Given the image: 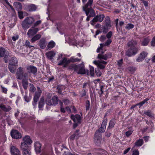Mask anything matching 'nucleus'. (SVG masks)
Returning a JSON list of instances; mask_svg holds the SVG:
<instances>
[{"mask_svg": "<svg viewBox=\"0 0 155 155\" xmlns=\"http://www.w3.org/2000/svg\"><path fill=\"white\" fill-rule=\"evenodd\" d=\"M90 103L89 101L87 100L86 101L85 107L86 110H89L90 108Z\"/></svg>", "mask_w": 155, "mask_h": 155, "instance_id": "48", "label": "nucleus"}, {"mask_svg": "<svg viewBox=\"0 0 155 155\" xmlns=\"http://www.w3.org/2000/svg\"><path fill=\"white\" fill-rule=\"evenodd\" d=\"M39 46L42 49H44L46 47L47 44L46 40L44 38H41L39 41Z\"/></svg>", "mask_w": 155, "mask_h": 155, "instance_id": "19", "label": "nucleus"}, {"mask_svg": "<svg viewBox=\"0 0 155 155\" xmlns=\"http://www.w3.org/2000/svg\"><path fill=\"white\" fill-rule=\"evenodd\" d=\"M104 52L102 51L101 53L99 54L98 55L97 58L100 59L107 60L112 56V54L111 52L107 53L105 54H104Z\"/></svg>", "mask_w": 155, "mask_h": 155, "instance_id": "9", "label": "nucleus"}, {"mask_svg": "<svg viewBox=\"0 0 155 155\" xmlns=\"http://www.w3.org/2000/svg\"><path fill=\"white\" fill-rule=\"evenodd\" d=\"M144 114L150 117H153L154 116V114L152 111L150 110L145 111Z\"/></svg>", "mask_w": 155, "mask_h": 155, "instance_id": "32", "label": "nucleus"}, {"mask_svg": "<svg viewBox=\"0 0 155 155\" xmlns=\"http://www.w3.org/2000/svg\"><path fill=\"white\" fill-rule=\"evenodd\" d=\"M111 42L112 41L110 39H108L104 43V45L105 46H108L111 43Z\"/></svg>", "mask_w": 155, "mask_h": 155, "instance_id": "57", "label": "nucleus"}, {"mask_svg": "<svg viewBox=\"0 0 155 155\" xmlns=\"http://www.w3.org/2000/svg\"><path fill=\"white\" fill-rule=\"evenodd\" d=\"M32 26L28 31L27 35L29 37H31L35 35L39 30L38 28H35Z\"/></svg>", "mask_w": 155, "mask_h": 155, "instance_id": "12", "label": "nucleus"}, {"mask_svg": "<svg viewBox=\"0 0 155 155\" xmlns=\"http://www.w3.org/2000/svg\"><path fill=\"white\" fill-rule=\"evenodd\" d=\"M26 69L28 70V76H29V74L32 73L33 74H35L37 72V68L32 65H29L26 67Z\"/></svg>", "mask_w": 155, "mask_h": 155, "instance_id": "14", "label": "nucleus"}, {"mask_svg": "<svg viewBox=\"0 0 155 155\" xmlns=\"http://www.w3.org/2000/svg\"><path fill=\"white\" fill-rule=\"evenodd\" d=\"M10 150L12 155H21L19 150L15 146H12Z\"/></svg>", "mask_w": 155, "mask_h": 155, "instance_id": "18", "label": "nucleus"}, {"mask_svg": "<svg viewBox=\"0 0 155 155\" xmlns=\"http://www.w3.org/2000/svg\"><path fill=\"white\" fill-rule=\"evenodd\" d=\"M115 124V120L114 119H112L111 120H110V121L109 123V125L108 126L107 130H108L109 129H111L112 128H113L114 125Z\"/></svg>", "mask_w": 155, "mask_h": 155, "instance_id": "36", "label": "nucleus"}, {"mask_svg": "<svg viewBox=\"0 0 155 155\" xmlns=\"http://www.w3.org/2000/svg\"><path fill=\"white\" fill-rule=\"evenodd\" d=\"M46 103L47 105L49 106L53 105L52 99L47 100Z\"/></svg>", "mask_w": 155, "mask_h": 155, "instance_id": "54", "label": "nucleus"}, {"mask_svg": "<svg viewBox=\"0 0 155 155\" xmlns=\"http://www.w3.org/2000/svg\"><path fill=\"white\" fill-rule=\"evenodd\" d=\"M151 45L153 47L155 46V36L153 38L150 42Z\"/></svg>", "mask_w": 155, "mask_h": 155, "instance_id": "53", "label": "nucleus"}, {"mask_svg": "<svg viewBox=\"0 0 155 155\" xmlns=\"http://www.w3.org/2000/svg\"><path fill=\"white\" fill-rule=\"evenodd\" d=\"M101 134L95 132L94 136V141L96 144L99 145L101 144Z\"/></svg>", "mask_w": 155, "mask_h": 155, "instance_id": "10", "label": "nucleus"}, {"mask_svg": "<svg viewBox=\"0 0 155 155\" xmlns=\"http://www.w3.org/2000/svg\"><path fill=\"white\" fill-rule=\"evenodd\" d=\"M137 44L138 41L137 40L134 39H132L128 42L127 45L128 47L133 49L134 48L137 49V51H139L140 50V47L137 46Z\"/></svg>", "mask_w": 155, "mask_h": 155, "instance_id": "8", "label": "nucleus"}, {"mask_svg": "<svg viewBox=\"0 0 155 155\" xmlns=\"http://www.w3.org/2000/svg\"><path fill=\"white\" fill-rule=\"evenodd\" d=\"M71 118L74 123H80L81 122V116L79 114H76L75 115L72 114L71 116Z\"/></svg>", "mask_w": 155, "mask_h": 155, "instance_id": "17", "label": "nucleus"}, {"mask_svg": "<svg viewBox=\"0 0 155 155\" xmlns=\"http://www.w3.org/2000/svg\"><path fill=\"white\" fill-rule=\"evenodd\" d=\"M148 53L147 52L143 51L141 52L139 57L136 59V61L138 62H140L143 60L147 56Z\"/></svg>", "mask_w": 155, "mask_h": 155, "instance_id": "15", "label": "nucleus"}, {"mask_svg": "<svg viewBox=\"0 0 155 155\" xmlns=\"http://www.w3.org/2000/svg\"><path fill=\"white\" fill-rule=\"evenodd\" d=\"M149 100V99L148 98H146L145 99H144L143 101L140 102L139 103H138L136 104V105L137 106H139V108H140L141 106H142L143 104H144L145 103H147V101Z\"/></svg>", "mask_w": 155, "mask_h": 155, "instance_id": "40", "label": "nucleus"}, {"mask_svg": "<svg viewBox=\"0 0 155 155\" xmlns=\"http://www.w3.org/2000/svg\"><path fill=\"white\" fill-rule=\"evenodd\" d=\"M63 55L62 54H60L58 56L57 60L59 61L58 65L59 66L64 64L63 67H67L68 64H69V59L68 60L67 58L65 57L62 58Z\"/></svg>", "mask_w": 155, "mask_h": 155, "instance_id": "4", "label": "nucleus"}, {"mask_svg": "<svg viewBox=\"0 0 155 155\" xmlns=\"http://www.w3.org/2000/svg\"><path fill=\"white\" fill-rule=\"evenodd\" d=\"M63 101L66 105L70 103V101L68 99H64L63 100Z\"/></svg>", "mask_w": 155, "mask_h": 155, "instance_id": "63", "label": "nucleus"}, {"mask_svg": "<svg viewBox=\"0 0 155 155\" xmlns=\"http://www.w3.org/2000/svg\"><path fill=\"white\" fill-rule=\"evenodd\" d=\"M55 45V43L53 41L49 42L46 48L47 50H49L54 47Z\"/></svg>", "mask_w": 155, "mask_h": 155, "instance_id": "26", "label": "nucleus"}, {"mask_svg": "<svg viewBox=\"0 0 155 155\" xmlns=\"http://www.w3.org/2000/svg\"><path fill=\"white\" fill-rule=\"evenodd\" d=\"M138 51L136 48L133 49L130 48L126 51L125 54L128 57H131L132 55H134L137 54Z\"/></svg>", "mask_w": 155, "mask_h": 155, "instance_id": "11", "label": "nucleus"}, {"mask_svg": "<svg viewBox=\"0 0 155 155\" xmlns=\"http://www.w3.org/2000/svg\"><path fill=\"white\" fill-rule=\"evenodd\" d=\"M13 5L18 11L21 10L22 7L21 3L18 2H16L14 3Z\"/></svg>", "mask_w": 155, "mask_h": 155, "instance_id": "28", "label": "nucleus"}, {"mask_svg": "<svg viewBox=\"0 0 155 155\" xmlns=\"http://www.w3.org/2000/svg\"><path fill=\"white\" fill-rule=\"evenodd\" d=\"M9 54L8 51L3 47H0V58H3L5 63L8 61Z\"/></svg>", "mask_w": 155, "mask_h": 155, "instance_id": "5", "label": "nucleus"}, {"mask_svg": "<svg viewBox=\"0 0 155 155\" xmlns=\"http://www.w3.org/2000/svg\"><path fill=\"white\" fill-rule=\"evenodd\" d=\"M13 66L9 64L8 66V68L10 71L11 73H14L15 72V68L13 67Z\"/></svg>", "mask_w": 155, "mask_h": 155, "instance_id": "47", "label": "nucleus"}, {"mask_svg": "<svg viewBox=\"0 0 155 155\" xmlns=\"http://www.w3.org/2000/svg\"><path fill=\"white\" fill-rule=\"evenodd\" d=\"M29 90L30 92L33 93L35 90L36 88L32 84L30 83Z\"/></svg>", "mask_w": 155, "mask_h": 155, "instance_id": "45", "label": "nucleus"}, {"mask_svg": "<svg viewBox=\"0 0 155 155\" xmlns=\"http://www.w3.org/2000/svg\"><path fill=\"white\" fill-rule=\"evenodd\" d=\"M23 155H31V152L28 149L22 150Z\"/></svg>", "mask_w": 155, "mask_h": 155, "instance_id": "43", "label": "nucleus"}, {"mask_svg": "<svg viewBox=\"0 0 155 155\" xmlns=\"http://www.w3.org/2000/svg\"><path fill=\"white\" fill-rule=\"evenodd\" d=\"M79 69L78 72H77L78 74H86L87 75H89V71L88 70H85L84 67V66H81V65H79Z\"/></svg>", "mask_w": 155, "mask_h": 155, "instance_id": "16", "label": "nucleus"}, {"mask_svg": "<svg viewBox=\"0 0 155 155\" xmlns=\"http://www.w3.org/2000/svg\"><path fill=\"white\" fill-rule=\"evenodd\" d=\"M38 91L36 92L35 93L33 98V101L32 102V104L34 108L36 107L37 102L41 93V91L39 87H38Z\"/></svg>", "mask_w": 155, "mask_h": 155, "instance_id": "6", "label": "nucleus"}, {"mask_svg": "<svg viewBox=\"0 0 155 155\" xmlns=\"http://www.w3.org/2000/svg\"><path fill=\"white\" fill-rule=\"evenodd\" d=\"M12 137L15 139H19L21 137V135L17 130H12L11 132Z\"/></svg>", "mask_w": 155, "mask_h": 155, "instance_id": "13", "label": "nucleus"}, {"mask_svg": "<svg viewBox=\"0 0 155 155\" xmlns=\"http://www.w3.org/2000/svg\"><path fill=\"white\" fill-rule=\"evenodd\" d=\"M24 142H25L28 144H31L32 143V141L28 136H25L23 139Z\"/></svg>", "mask_w": 155, "mask_h": 155, "instance_id": "31", "label": "nucleus"}, {"mask_svg": "<svg viewBox=\"0 0 155 155\" xmlns=\"http://www.w3.org/2000/svg\"><path fill=\"white\" fill-rule=\"evenodd\" d=\"M139 152L137 150H134L133 152L132 155H139Z\"/></svg>", "mask_w": 155, "mask_h": 155, "instance_id": "64", "label": "nucleus"}, {"mask_svg": "<svg viewBox=\"0 0 155 155\" xmlns=\"http://www.w3.org/2000/svg\"><path fill=\"white\" fill-rule=\"evenodd\" d=\"M81 60V58H75L74 57H71L69 59V63L71 62L74 63L75 62H79Z\"/></svg>", "mask_w": 155, "mask_h": 155, "instance_id": "34", "label": "nucleus"}, {"mask_svg": "<svg viewBox=\"0 0 155 155\" xmlns=\"http://www.w3.org/2000/svg\"><path fill=\"white\" fill-rule=\"evenodd\" d=\"M0 108L3 111L5 112H8L11 110V108L8 106L7 107L2 104L0 105Z\"/></svg>", "mask_w": 155, "mask_h": 155, "instance_id": "30", "label": "nucleus"}, {"mask_svg": "<svg viewBox=\"0 0 155 155\" xmlns=\"http://www.w3.org/2000/svg\"><path fill=\"white\" fill-rule=\"evenodd\" d=\"M104 18V15L103 14L96 15L93 20L91 21L90 23L91 25H94L95 23L96 22H101L103 20Z\"/></svg>", "mask_w": 155, "mask_h": 155, "instance_id": "7", "label": "nucleus"}, {"mask_svg": "<svg viewBox=\"0 0 155 155\" xmlns=\"http://www.w3.org/2000/svg\"><path fill=\"white\" fill-rule=\"evenodd\" d=\"M52 100L53 105L55 106L58 104L59 100L58 99V98L57 96H54L52 98Z\"/></svg>", "mask_w": 155, "mask_h": 155, "instance_id": "33", "label": "nucleus"}, {"mask_svg": "<svg viewBox=\"0 0 155 155\" xmlns=\"http://www.w3.org/2000/svg\"><path fill=\"white\" fill-rule=\"evenodd\" d=\"M134 25L131 23H128L125 27V28L129 30L133 28L134 27Z\"/></svg>", "mask_w": 155, "mask_h": 155, "instance_id": "44", "label": "nucleus"}, {"mask_svg": "<svg viewBox=\"0 0 155 155\" xmlns=\"http://www.w3.org/2000/svg\"><path fill=\"white\" fill-rule=\"evenodd\" d=\"M41 35L40 34H38L33 37L31 40V42L32 43H34L36 41L39 40L41 37Z\"/></svg>", "mask_w": 155, "mask_h": 155, "instance_id": "29", "label": "nucleus"}, {"mask_svg": "<svg viewBox=\"0 0 155 155\" xmlns=\"http://www.w3.org/2000/svg\"><path fill=\"white\" fill-rule=\"evenodd\" d=\"M27 6L28 10L29 12L35 11L37 9V7L36 5L33 4L28 5Z\"/></svg>", "mask_w": 155, "mask_h": 155, "instance_id": "24", "label": "nucleus"}, {"mask_svg": "<svg viewBox=\"0 0 155 155\" xmlns=\"http://www.w3.org/2000/svg\"><path fill=\"white\" fill-rule=\"evenodd\" d=\"M47 57L50 59H52L55 56V53L53 51H51L47 52L46 53Z\"/></svg>", "mask_w": 155, "mask_h": 155, "instance_id": "23", "label": "nucleus"}, {"mask_svg": "<svg viewBox=\"0 0 155 155\" xmlns=\"http://www.w3.org/2000/svg\"><path fill=\"white\" fill-rule=\"evenodd\" d=\"M79 67V65L72 64L68 66V69L70 70H74V71L77 72L78 71Z\"/></svg>", "mask_w": 155, "mask_h": 155, "instance_id": "20", "label": "nucleus"}, {"mask_svg": "<svg viewBox=\"0 0 155 155\" xmlns=\"http://www.w3.org/2000/svg\"><path fill=\"white\" fill-rule=\"evenodd\" d=\"M28 143L23 142L21 143V148L22 150H27L28 149Z\"/></svg>", "mask_w": 155, "mask_h": 155, "instance_id": "38", "label": "nucleus"}, {"mask_svg": "<svg viewBox=\"0 0 155 155\" xmlns=\"http://www.w3.org/2000/svg\"><path fill=\"white\" fill-rule=\"evenodd\" d=\"M143 143V140L142 139H140L135 143V145L137 147L141 146Z\"/></svg>", "mask_w": 155, "mask_h": 155, "instance_id": "37", "label": "nucleus"}, {"mask_svg": "<svg viewBox=\"0 0 155 155\" xmlns=\"http://www.w3.org/2000/svg\"><path fill=\"white\" fill-rule=\"evenodd\" d=\"M104 21L105 22L106 25L109 26L110 27H111V25L110 24V18L109 16H107L106 17Z\"/></svg>", "mask_w": 155, "mask_h": 155, "instance_id": "35", "label": "nucleus"}, {"mask_svg": "<svg viewBox=\"0 0 155 155\" xmlns=\"http://www.w3.org/2000/svg\"><path fill=\"white\" fill-rule=\"evenodd\" d=\"M101 69H102L105 68V66L101 64V63H99L98 66Z\"/></svg>", "mask_w": 155, "mask_h": 155, "instance_id": "62", "label": "nucleus"}, {"mask_svg": "<svg viewBox=\"0 0 155 155\" xmlns=\"http://www.w3.org/2000/svg\"><path fill=\"white\" fill-rule=\"evenodd\" d=\"M35 21L34 19L32 17H27L22 22L21 25L24 29L29 28Z\"/></svg>", "mask_w": 155, "mask_h": 155, "instance_id": "3", "label": "nucleus"}, {"mask_svg": "<svg viewBox=\"0 0 155 155\" xmlns=\"http://www.w3.org/2000/svg\"><path fill=\"white\" fill-rule=\"evenodd\" d=\"M18 17L20 19H22L23 18V13L22 12L18 11Z\"/></svg>", "mask_w": 155, "mask_h": 155, "instance_id": "52", "label": "nucleus"}, {"mask_svg": "<svg viewBox=\"0 0 155 155\" xmlns=\"http://www.w3.org/2000/svg\"><path fill=\"white\" fill-rule=\"evenodd\" d=\"M105 128L101 126V127L95 132H97L98 134H101V133H104L105 131Z\"/></svg>", "mask_w": 155, "mask_h": 155, "instance_id": "41", "label": "nucleus"}, {"mask_svg": "<svg viewBox=\"0 0 155 155\" xmlns=\"http://www.w3.org/2000/svg\"><path fill=\"white\" fill-rule=\"evenodd\" d=\"M128 70L131 72H134L135 70V68L134 67H129L128 68Z\"/></svg>", "mask_w": 155, "mask_h": 155, "instance_id": "55", "label": "nucleus"}, {"mask_svg": "<svg viewBox=\"0 0 155 155\" xmlns=\"http://www.w3.org/2000/svg\"><path fill=\"white\" fill-rule=\"evenodd\" d=\"M117 65L119 67L121 66L123 63V59L122 58L117 61Z\"/></svg>", "mask_w": 155, "mask_h": 155, "instance_id": "51", "label": "nucleus"}, {"mask_svg": "<svg viewBox=\"0 0 155 155\" xmlns=\"http://www.w3.org/2000/svg\"><path fill=\"white\" fill-rule=\"evenodd\" d=\"M150 42V40L148 38H143L141 42V45L143 46H146L148 45Z\"/></svg>", "mask_w": 155, "mask_h": 155, "instance_id": "27", "label": "nucleus"}, {"mask_svg": "<svg viewBox=\"0 0 155 155\" xmlns=\"http://www.w3.org/2000/svg\"><path fill=\"white\" fill-rule=\"evenodd\" d=\"M35 150L37 153H39L41 151V145L38 142H36L35 143Z\"/></svg>", "mask_w": 155, "mask_h": 155, "instance_id": "22", "label": "nucleus"}, {"mask_svg": "<svg viewBox=\"0 0 155 155\" xmlns=\"http://www.w3.org/2000/svg\"><path fill=\"white\" fill-rule=\"evenodd\" d=\"M107 116V114H106L104 116L103 121L101 124V126L104 127L106 128V126L107 122V118H105Z\"/></svg>", "mask_w": 155, "mask_h": 155, "instance_id": "39", "label": "nucleus"}, {"mask_svg": "<svg viewBox=\"0 0 155 155\" xmlns=\"http://www.w3.org/2000/svg\"><path fill=\"white\" fill-rule=\"evenodd\" d=\"M63 155H75L74 153H72L69 151H64Z\"/></svg>", "mask_w": 155, "mask_h": 155, "instance_id": "50", "label": "nucleus"}, {"mask_svg": "<svg viewBox=\"0 0 155 155\" xmlns=\"http://www.w3.org/2000/svg\"><path fill=\"white\" fill-rule=\"evenodd\" d=\"M25 94L24 95V98L25 100L27 102H29L30 101V99L28 97V92L27 91H25Z\"/></svg>", "mask_w": 155, "mask_h": 155, "instance_id": "46", "label": "nucleus"}, {"mask_svg": "<svg viewBox=\"0 0 155 155\" xmlns=\"http://www.w3.org/2000/svg\"><path fill=\"white\" fill-rule=\"evenodd\" d=\"M112 35V32L111 31H109L106 35V37L108 39H110Z\"/></svg>", "mask_w": 155, "mask_h": 155, "instance_id": "58", "label": "nucleus"}, {"mask_svg": "<svg viewBox=\"0 0 155 155\" xmlns=\"http://www.w3.org/2000/svg\"><path fill=\"white\" fill-rule=\"evenodd\" d=\"M28 78L22 79V84L25 89L26 90L28 87Z\"/></svg>", "mask_w": 155, "mask_h": 155, "instance_id": "25", "label": "nucleus"}, {"mask_svg": "<svg viewBox=\"0 0 155 155\" xmlns=\"http://www.w3.org/2000/svg\"><path fill=\"white\" fill-rule=\"evenodd\" d=\"M89 74H90L92 76H94V69L93 67H90V73L89 72Z\"/></svg>", "mask_w": 155, "mask_h": 155, "instance_id": "42", "label": "nucleus"}, {"mask_svg": "<svg viewBox=\"0 0 155 155\" xmlns=\"http://www.w3.org/2000/svg\"><path fill=\"white\" fill-rule=\"evenodd\" d=\"M132 130H130L127 131L125 133V134L127 137H128L132 134Z\"/></svg>", "mask_w": 155, "mask_h": 155, "instance_id": "59", "label": "nucleus"}, {"mask_svg": "<svg viewBox=\"0 0 155 155\" xmlns=\"http://www.w3.org/2000/svg\"><path fill=\"white\" fill-rule=\"evenodd\" d=\"M100 47H98L97 50V52L99 53L100 52L101 50H102L103 47L104 46V44H100Z\"/></svg>", "mask_w": 155, "mask_h": 155, "instance_id": "60", "label": "nucleus"}, {"mask_svg": "<svg viewBox=\"0 0 155 155\" xmlns=\"http://www.w3.org/2000/svg\"><path fill=\"white\" fill-rule=\"evenodd\" d=\"M9 63V65L14 66H17L18 65L17 59L15 57H12L10 60Z\"/></svg>", "mask_w": 155, "mask_h": 155, "instance_id": "21", "label": "nucleus"}, {"mask_svg": "<svg viewBox=\"0 0 155 155\" xmlns=\"http://www.w3.org/2000/svg\"><path fill=\"white\" fill-rule=\"evenodd\" d=\"M41 20L38 21L34 24L33 26L34 27H36L40 24L41 23Z\"/></svg>", "mask_w": 155, "mask_h": 155, "instance_id": "56", "label": "nucleus"}, {"mask_svg": "<svg viewBox=\"0 0 155 155\" xmlns=\"http://www.w3.org/2000/svg\"><path fill=\"white\" fill-rule=\"evenodd\" d=\"M108 27L109 26L104 25L103 27V32L104 33H106L108 31Z\"/></svg>", "mask_w": 155, "mask_h": 155, "instance_id": "49", "label": "nucleus"}, {"mask_svg": "<svg viewBox=\"0 0 155 155\" xmlns=\"http://www.w3.org/2000/svg\"><path fill=\"white\" fill-rule=\"evenodd\" d=\"M24 69L21 67H19L17 70L16 78L18 79L21 80L23 78H28V72L24 73Z\"/></svg>", "mask_w": 155, "mask_h": 155, "instance_id": "2", "label": "nucleus"}, {"mask_svg": "<svg viewBox=\"0 0 155 155\" xmlns=\"http://www.w3.org/2000/svg\"><path fill=\"white\" fill-rule=\"evenodd\" d=\"M94 0H88L87 3L83 6V10L85 12L86 15L94 17L95 15L94 10L92 8Z\"/></svg>", "mask_w": 155, "mask_h": 155, "instance_id": "1", "label": "nucleus"}, {"mask_svg": "<svg viewBox=\"0 0 155 155\" xmlns=\"http://www.w3.org/2000/svg\"><path fill=\"white\" fill-rule=\"evenodd\" d=\"M108 130L107 129V131L105 133V135L106 137H109L111 135V133L110 132L108 131Z\"/></svg>", "mask_w": 155, "mask_h": 155, "instance_id": "61", "label": "nucleus"}]
</instances>
